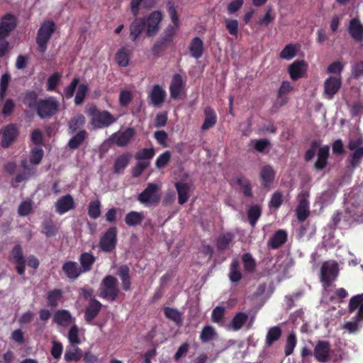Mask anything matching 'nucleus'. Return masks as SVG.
I'll return each mask as SVG.
<instances>
[{"label":"nucleus","mask_w":363,"mask_h":363,"mask_svg":"<svg viewBox=\"0 0 363 363\" xmlns=\"http://www.w3.org/2000/svg\"><path fill=\"white\" fill-rule=\"evenodd\" d=\"M90 117V124L95 130L108 128L116 121V118L108 111H101L96 106H91L86 111Z\"/></svg>","instance_id":"obj_1"},{"label":"nucleus","mask_w":363,"mask_h":363,"mask_svg":"<svg viewBox=\"0 0 363 363\" xmlns=\"http://www.w3.org/2000/svg\"><path fill=\"white\" fill-rule=\"evenodd\" d=\"M57 28L56 23L52 20H45L40 25L36 36L38 50L43 54L48 48V44Z\"/></svg>","instance_id":"obj_2"},{"label":"nucleus","mask_w":363,"mask_h":363,"mask_svg":"<svg viewBox=\"0 0 363 363\" xmlns=\"http://www.w3.org/2000/svg\"><path fill=\"white\" fill-rule=\"evenodd\" d=\"M99 296L111 302L115 301L120 294L118 279L113 275L106 276L99 289Z\"/></svg>","instance_id":"obj_3"},{"label":"nucleus","mask_w":363,"mask_h":363,"mask_svg":"<svg viewBox=\"0 0 363 363\" xmlns=\"http://www.w3.org/2000/svg\"><path fill=\"white\" fill-rule=\"evenodd\" d=\"M60 104L55 97L39 99L36 104L37 115L42 119L52 118L59 111Z\"/></svg>","instance_id":"obj_4"},{"label":"nucleus","mask_w":363,"mask_h":363,"mask_svg":"<svg viewBox=\"0 0 363 363\" xmlns=\"http://www.w3.org/2000/svg\"><path fill=\"white\" fill-rule=\"evenodd\" d=\"M160 186L155 183H148L146 188L138 196V201L145 206H156L160 201Z\"/></svg>","instance_id":"obj_5"},{"label":"nucleus","mask_w":363,"mask_h":363,"mask_svg":"<svg viewBox=\"0 0 363 363\" xmlns=\"http://www.w3.org/2000/svg\"><path fill=\"white\" fill-rule=\"evenodd\" d=\"M176 33V28L171 25L168 26L152 48V54L155 57H158L164 52L173 42Z\"/></svg>","instance_id":"obj_6"},{"label":"nucleus","mask_w":363,"mask_h":363,"mask_svg":"<svg viewBox=\"0 0 363 363\" xmlns=\"http://www.w3.org/2000/svg\"><path fill=\"white\" fill-rule=\"evenodd\" d=\"M339 274V267L336 262H325L321 266L320 280L325 287H330Z\"/></svg>","instance_id":"obj_7"},{"label":"nucleus","mask_w":363,"mask_h":363,"mask_svg":"<svg viewBox=\"0 0 363 363\" xmlns=\"http://www.w3.org/2000/svg\"><path fill=\"white\" fill-rule=\"evenodd\" d=\"M118 230L116 226L108 228L101 237L99 246L104 252H113L117 245Z\"/></svg>","instance_id":"obj_8"},{"label":"nucleus","mask_w":363,"mask_h":363,"mask_svg":"<svg viewBox=\"0 0 363 363\" xmlns=\"http://www.w3.org/2000/svg\"><path fill=\"white\" fill-rule=\"evenodd\" d=\"M16 26L17 18L13 14L6 13L2 16L0 21V40L8 38Z\"/></svg>","instance_id":"obj_9"},{"label":"nucleus","mask_w":363,"mask_h":363,"mask_svg":"<svg viewBox=\"0 0 363 363\" xmlns=\"http://www.w3.org/2000/svg\"><path fill=\"white\" fill-rule=\"evenodd\" d=\"M331 345L326 340H318L314 347L313 356L320 363H328L330 361Z\"/></svg>","instance_id":"obj_10"},{"label":"nucleus","mask_w":363,"mask_h":363,"mask_svg":"<svg viewBox=\"0 0 363 363\" xmlns=\"http://www.w3.org/2000/svg\"><path fill=\"white\" fill-rule=\"evenodd\" d=\"M19 128L15 123H10L2 128L1 145L4 148L9 147L11 144L18 138Z\"/></svg>","instance_id":"obj_11"},{"label":"nucleus","mask_w":363,"mask_h":363,"mask_svg":"<svg viewBox=\"0 0 363 363\" xmlns=\"http://www.w3.org/2000/svg\"><path fill=\"white\" fill-rule=\"evenodd\" d=\"M309 192L307 190H302L298 194L299 202L296 207V217L298 221L303 222L309 216Z\"/></svg>","instance_id":"obj_12"},{"label":"nucleus","mask_w":363,"mask_h":363,"mask_svg":"<svg viewBox=\"0 0 363 363\" xmlns=\"http://www.w3.org/2000/svg\"><path fill=\"white\" fill-rule=\"evenodd\" d=\"M342 84V79L340 77H328L324 82V91L323 94L325 98L331 100L333 99L335 94H336L340 90Z\"/></svg>","instance_id":"obj_13"},{"label":"nucleus","mask_w":363,"mask_h":363,"mask_svg":"<svg viewBox=\"0 0 363 363\" xmlns=\"http://www.w3.org/2000/svg\"><path fill=\"white\" fill-rule=\"evenodd\" d=\"M135 135L133 128H128L122 132H116L111 135V140L118 147L126 146Z\"/></svg>","instance_id":"obj_14"},{"label":"nucleus","mask_w":363,"mask_h":363,"mask_svg":"<svg viewBox=\"0 0 363 363\" xmlns=\"http://www.w3.org/2000/svg\"><path fill=\"white\" fill-rule=\"evenodd\" d=\"M162 13L160 11H155L152 12L147 18L145 19L147 36H152L158 32L160 28L159 24L162 21Z\"/></svg>","instance_id":"obj_15"},{"label":"nucleus","mask_w":363,"mask_h":363,"mask_svg":"<svg viewBox=\"0 0 363 363\" xmlns=\"http://www.w3.org/2000/svg\"><path fill=\"white\" fill-rule=\"evenodd\" d=\"M307 64L304 60L294 61L289 67V74L292 80L296 81L305 77Z\"/></svg>","instance_id":"obj_16"},{"label":"nucleus","mask_w":363,"mask_h":363,"mask_svg":"<svg viewBox=\"0 0 363 363\" xmlns=\"http://www.w3.org/2000/svg\"><path fill=\"white\" fill-rule=\"evenodd\" d=\"M101 308L102 304L99 301L95 298H91L84 311L85 321L87 323H91L100 313Z\"/></svg>","instance_id":"obj_17"},{"label":"nucleus","mask_w":363,"mask_h":363,"mask_svg":"<svg viewBox=\"0 0 363 363\" xmlns=\"http://www.w3.org/2000/svg\"><path fill=\"white\" fill-rule=\"evenodd\" d=\"M55 207L56 212L62 215L74 208L75 204L74 199L70 194L65 195L57 201Z\"/></svg>","instance_id":"obj_18"},{"label":"nucleus","mask_w":363,"mask_h":363,"mask_svg":"<svg viewBox=\"0 0 363 363\" xmlns=\"http://www.w3.org/2000/svg\"><path fill=\"white\" fill-rule=\"evenodd\" d=\"M53 321L58 325L65 328L74 323L75 318L72 315L68 310L60 309L55 313Z\"/></svg>","instance_id":"obj_19"},{"label":"nucleus","mask_w":363,"mask_h":363,"mask_svg":"<svg viewBox=\"0 0 363 363\" xmlns=\"http://www.w3.org/2000/svg\"><path fill=\"white\" fill-rule=\"evenodd\" d=\"M116 275L121 280L122 289L128 291L131 289L130 269L127 264L120 265L116 271Z\"/></svg>","instance_id":"obj_20"},{"label":"nucleus","mask_w":363,"mask_h":363,"mask_svg":"<svg viewBox=\"0 0 363 363\" xmlns=\"http://www.w3.org/2000/svg\"><path fill=\"white\" fill-rule=\"evenodd\" d=\"M348 32L355 41L361 42L363 40V25L358 18H354L350 20Z\"/></svg>","instance_id":"obj_21"},{"label":"nucleus","mask_w":363,"mask_h":363,"mask_svg":"<svg viewBox=\"0 0 363 363\" xmlns=\"http://www.w3.org/2000/svg\"><path fill=\"white\" fill-rule=\"evenodd\" d=\"M62 270L66 277L71 279H77L82 273L79 266L74 261H67L62 267Z\"/></svg>","instance_id":"obj_22"},{"label":"nucleus","mask_w":363,"mask_h":363,"mask_svg":"<svg viewBox=\"0 0 363 363\" xmlns=\"http://www.w3.org/2000/svg\"><path fill=\"white\" fill-rule=\"evenodd\" d=\"M133 55V48L128 46L121 48L115 55V60L120 67H126L129 65Z\"/></svg>","instance_id":"obj_23"},{"label":"nucleus","mask_w":363,"mask_h":363,"mask_svg":"<svg viewBox=\"0 0 363 363\" xmlns=\"http://www.w3.org/2000/svg\"><path fill=\"white\" fill-rule=\"evenodd\" d=\"M166 92L162 86L159 84L154 85L149 94L151 104L155 107H160L164 102Z\"/></svg>","instance_id":"obj_24"},{"label":"nucleus","mask_w":363,"mask_h":363,"mask_svg":"<svg viewBox=\"0 0 363 363\" xmlns=\"http://www.w3.org/2000/svg\"><path fill=\"white\" fill-rule=\"evenodd\" d=\"M132 158L131 153L128 152H123L118 156L113 164V172L116 174H123L125 169L128 166Z\"/></svg>","instance_id":"obj_25"},{"label":"nucleus","mask_w":363,"mask_h":363,"mask_svg":"<svg viewBox=\"0 0 363 363\" xmlns=\"http://www.w3.org/2000/svg\"><path fill=\"white\" fill-rule=\"evenodd\" d=\"M184 86V82L180 74H175L169 86L170 96L173 99H177L180 96Z\"/></svg>","instance_id":"obj_26"},{"label":"nucleus","mask_w":363,"mask_h":363,"mask_svg":"<svg viewBox=\"0 0 363 363\" xmlns=\"http://www.w3.org/2000/svg\"><path fill=\"white\" fill-rule=\"evenodd\" d=\"M146 26V21L144 18H137L130 26V38L135 42L140 35Z\"/></svg>","instance_id":"obj_27"},{"label":"nucleus","mask_w":363,"mask_h":363,"mask_svg":"<svg viewBox=\"0 0 363 363\" xmlns=\"http://www.w3.org/2000/svg\"><path fill=\"white\" fill-rule=\"evenodd\" d=\"M190 55L192 57L198 60L202 57L204 52V45L199 37L194 38L189 46Z\"/></svg>","instance_id":"obj_28"},{"label":"nucleus","mask_w":363,"mask_h":363,"mask_svg":"<svg viewBox=\"0 0 363 363\" xmlns=\"http://www.w3.org/2000/svg\"><path fill=\"white\" fill-rule=\"evenodd\" d=\"M204 121L201 125L202 130H207L213 127L217 123V116L215 111L211 106H206L203 110Z\"/></svg>","instance_id":"obj_29"},{"label":"nucleus","mask_w":363,"mask_h":363,"mask_svg":"<svg viewBox=\"0 0 363 363\" xmlns=\"http://www.w3.org/2000/svg\"><path fill=\"white\" fill-rule=\"evenodd\" d=\"M275 172L272 166L264 165L260 172V179L262 185L265 188H269L274 182Z\"/></svg>","instance_id":"obj_30"},{"label":"nucleus","mask_w":363,"mask_h":363,"mask_svg":"<svg viewBox=\"0 0 363 363\" xmlns=\"http://www.w3.org/2000/svg\"><path fill=\"white\" fill-rule=\"evenodd\" d=\"M329 147L328 145L320 147L318 150V159L314 164L316 170H323L328 164L329 157Z\"/></svg>","instance_id":"obj_31"},{"label":"nucleus","mask_w":363,"mask_h":363,"mask_svg":"<svg viewBox=\"0 0 363 363\" xmlns=\"http://www.w3.org/2000/svg\"><path fill=\"white\" fill-rule=\"evenodd\" d=\"M287 240V233L284 230H278L268 241V246L272 249H278Z\"/></svg>","instance_id":"obj_32"},{"label":"nucleus","mask_w":363,"mask_h":363,"mask_svg":"<svg viewBox=\"0 0 363 363\" xmlns=\"http://www.w3.org/2000/svg\"><path fill=\"white\" fill-rule=\"evenodd\" d=\"M79 261L81 264V267H79L82 273H86L92 269L96 258L90 252H83L80 255Z\"/></svg>","instance_id":"obj_33"},{"label":"nucleus","mask_w":363,"mask_h":363,"mask_svg":"<svg viewBox=\"0 0 363 363\" xmlns=\"http://www.w3.org/2000/svg\"><path fill=\"white\" fill-rule=\"evenodd\" d=\"M88 137V133L83 129L74 134L68 141L67 147L70 150L78 149L86 140Z\"/></svg>","instance_id":"obj_34"},{"label":"nucleus","mask_w":363,"mask_h":363,"mask_svg":"<svg viewBox=\"0 0 363 363\" xmlns=\"http://www.w3.org/2000/svg\"><path fill=\"white\" fill-rule=\"evenodd\" d=\"M248 315L244 312L237 313L228 325L230 330L233 331L240 330L248 320Z\"/></svg>","instance_id":"obj_35"},{"label":"nucleus","mask_w":363,"mask_h":363,"mask_svg":"<svg viewBox=\"0 0 363 363\" xmlns=\"http://www.w3.org/2000/svg\"><path fill=\"white\" fill-rule=\"evenodd\" d=\"M234 180L246 197L250 198L252 196V185L247 177L240 174L236 176Z\"/></svg>","instance_id":"obj_36"},{"label":"nucleus","mask_w":363,"mask_h":363,"mask_svg":"<svg viewBox=\"0 0 363 363\" xmlns=\"http://www.w3.org/2000/svg\"><path fill=\"white\" fill-rule=\"evenodd\" d=\"M63 298V291L60 289H55L48 292L46 299L48 304L51 308H56L59 302L62 301Z\"/></svg>","instance_id":"obj_37"},{"label":"nucleus","mask_w":363,"mask_h":363,"mask_svg":"<svg viewBox=\"0 0 363 363\" xmlns=\"http://www.w3.org/2000/svg\"><path fill=\"white\" fill-rule=\"evenodd\" d=\"M233 239L234 235L230 232L220 234L216 241V246L218 250L221 252L228 250Z\"/></svg>","instance_id":"obj_38"},{"label":"nucleus","mask_w":363,"mask_h":363,"mask_svg":"<svg viewBox=\"0 0 363 363\" xmlns=\"http://www.w3.org/2000/svg\"><path fill=\"white\" fill-rule=\"evenodd\" d=\"M218 337V333L216 329L211 325H205L199 335V339L203 343H206L210 341L216 340Z\"/></svg>","instance_id":"obj_39"},{"label":"nucleus","mask_w":363,"mask_h":363,"mask_svg":"<svg viewBox=\"0 0 363 363\" xmlns=\"http://www.w3.org/2000/svg\"><path fill=\"white\" fill-rule=\"evenodd\" d=\"M144 220V216L142 212L135 211H130L125 216V223L130 227L139 225Z\"/></svg>","instance_id":"obj_40"},{"label":"nucleus","mask_w":363,"mask_h":363,"mask_svg":"<svg viewBox=\"0 0 363 363\" xmlns=\"http://www.w3.org/2000/svg\"><path fill=\"white\" fill-rule=\"evenodd\" d=\"M75 345H72L67 347L64 358L67 362H78L82 357V350L78 347H75Z\"/></svg>","instance_id":"obj_41"},{"label":"nucleus","mask_w":363,"mask_h":363,"mask_svg":"<svg viewBox=\"0 0 363 363\" xmlns=\"http://www.w3.org/2000/svg\"><path fill=\"white\" fill-rule=\"evenodd\" d=\"M282 330L279 326H273L268 330L266 335L265 344L269 347L279 340L281 336Z\"/></svg>","instance_id":"obj_42"},{"label":"nucleus","mask_w":363,"mask_h":363,"mask_svg":"<svg viewBox=\"0 0 363 363\" xmlns=\"http://www.w3.org/2000/svg\"><path fill=\"white\" fill-rule=\"evenodd\" d=\"M175 187L178 193V202L182 205L188 201L189 186L186 183L177 182Z\"/></svg>","instance_id":"obj_43"},{"label":"nucleus","mask_w":363,"mask_h":363,"mask_svg":"<svg viewBox=\"0 0 363 363\" xmlns=\"http://www.w3.org/2000/svg\"><path fill=\"white\" fill-rule=\"evenodd\" d=\"M262 214L261 207L257 205L251 206L247 211V219L252 227H255Z\"/></svg>","instance_id":"obj_44"},{"label":"nucleus","mask_w":363,"mask_h":363,"mask_svg":"<svg viewBox=\"0 0 363 363\" xmlns=\"http://www.w3.org/2000/svg\"><path fill=\"white\" fill-rule=\"evenodd\" d=\"M86 122V118L84 115L79 114L72 118L68 122L69 133H75L79 128L82 127Z\"/></svg>","instance_id":"obj_45"},{"label":"nucleus","mask_w":363,"mask_h":363,"mask_svg":"<svg viewBox=\"0 0 363 363\" xmlns=\"http://www.w3.org/2000/svg\"><path fill=\"white\" fill-rule=\"evenodd\" d=\"M229 278L232 282H238L242 279L239 262L233 259L230 264Z\"/></svg>","instance_id":"obj_46"},{"label":"nucleus","mask_w":363,"mask_h":363,"mask_svg":"<svg viewBox=\"0 0 363 363\" xmlns=\"http://www.w3.org/2000/svg\"><path fill=\"white\" fill-rule=\"evenodd\" d=\"M101 204L99 200L90 201L88 206V215L92 219H96L101 214Z\"/></svg>","instance_id":"obj_47"},{"label":"nucleus","mask_w":363,"mask_h":363,"mask_svg":"<svg viewBox=\"0 0 363 363\" xmlns=\"http://www.w3.org/2000/svg\"><path fill=\"white\" fill-rule=\"evenodd\" d=\"M41 232L47 238H50L55 236L57 234V228L54 224V222L51 219H48L43 222Z\"/></svg>","instance_id":"obj_48"},{"label":"nucleus","mask_w":363,"mask_h":363,"mask_svg":"<svg viewBox=\"0 0 363 363\" xmlns=\"http://www.w3.org/2000/svg\"><path fill=\"white\" fill-rule=\"evenodd\" d=\"M242 261L244 264V269L247 273H252L256 269V262L249 252L245 253L242 256Z\"/></svg>","instance_id":"obj_49"},{"label":"nucleus","mask_w":363,"mask_h":363,"mask_svg":"<svg viewBox=\"0 0 363 363\" xmlns=\"http://www.w3.org/2000/svg\"><path fill=\"white\" fill-rule=\"evenodd\" d=\"M354 152L350 157V164L352 169L360 165L363 159V146L353 150Z\"/></svg>","instance_id":"obj_50"},{"label":"nucleus","mask_w":363,"mask_h":363,"mask_svg":"<svg viewBox=\"0 0 363 363\" xmlns=\"http://www.w3.org/2000/svg\"><path fill=\"white\" fill-rule=\"evenodd\" d=\"M165 317L176 323H180L182 320V313L177 309L166 306L164 308Z\"/></svg>","instance_id":"obj_51"},{"label":"nucleus","mask_w":363,"mask_h":363,"mask_svg":"<svg viewBox=\"0 0 363 363\" xmlns=\"http://www.w3.org/2000/svg\"><path fill=\"white\" fill-rule=\"evenodd\" d=\"M89 91L88 85L86 84H81L78 86L77 94L74 98V104L76 105H81L84 103L85 97Z\"/></svg>","instance_id":"obj_52"},{"label":"nucleus","mask_w":363,"mask_h":363,"mask_svg":"<svg viewBox=\"0 0 363 363\" xmlns=\"http://www.w3.org/2000/svg\"><path fill=\"white\" fill-rule=\"evenodd\" d=\"M297 344V339L295 333H290L286 338L284 353L286 356L291 355Z\"/></svg>","instance_id":"obj_53"},{"label":"nucleus","mask_w":363,"mask_h":363,"mask_svg":"<svg viewBox=\"0 0 363 363\" xmlns=\"http://www.w3.org/2000/svg\"><path fill=\"white\" fill-rule=\"evenodd\" d=\"M225 26L229 34L237 38L238 35V21L236 19L225 18Z\"/></svg>","instance_id":"obj_54"},{"label":"nucleus","mask_w":363,"mask_h":363,"mask_svg":"<svg viewBox=\"0 0 363 363\" xmlns=\"http://www.w3.org/2000/svg\"><path fill=\"white\" fill-rule=\"evenodd\" d=\"M154 155L155 150L153 148H143L135 154V158L138 162L140 160L149 161V160L152 159Z\"/></svg>","instance_id":"obj_55"},{"label":"nucleus","mask_w":363,"mask_h":363,"mask_svg":"<svg viewBox=\"0 0 363 363\" xmlns=\"http://www.w3.org/2000/svg\"><path fill=\"white\" fill-rule=\"evenodd\" d=\"M149 161L138 162L131 170L132 177L133 178L139 177L143 172L149 167Z\"/></svg>","instance_id":"obj_56"},{"label":"nucleus","mask_w":363,"mask_h":363,"mask_svg":"<svg viewBox=\"0 0 363 363\" xmlns=\"http://www.w3.org/2000/svg\"><path fill=\"white\" fill-rule=\"evenodd\" d=\"M296 55V50L294 45H286L279 54V57L285 60H291Z\"/></svg>","instance_id":"obj_57"},{"label":"nucleus","mask_w":363,"mask_h":363,"mask_svg":"<svg viewBox=\"0 0 363 363\" xmlns=\"http://www.w3.org/2000/svg\"><path fill=\"white\" fill-rule=\"evenodd\" d=\"M171 152L169 150L165 151L160 155L155 161V165L158 169L164 168L167 165L171 160Z\"/></svg>","instance_id":"obj_58"},{"label":"nucleus","mask_w":363,"mask_h":363,"mask_svg":"<svg viewBox=\"0 0 363 363\" xmlns=\"http://www.w3.org/2000/svg\"><path fill=\"white\" fill-rule=\"evenodd\" d=\"M363 145V137L362 135L356 134L349 139L347 148L350 150H354L357 148L362 147Z\"/></svg>","instance_id":"obj_59"},{"label":"nucleus","mask_w":363,"mask_h":363,"mask_svg":"<svg viewBox=\"0 0 363 363\" xmlns=\"http://www.w3.org/2000/svg\"><path fill=\"white\" fill-rule=\"evenodd\" d=\"M167 11L170 16L171 20L174 23V27L176 28V30L179 27V18L177 16V9L174 4L172 1L167 2Z\"/></svg>","instance_id":"obj_60"},{"label":"nucleus","mask_w":363,"mask_h":363,"mask_svg":"<svg viewBox=\"0 0 363 363\" xmlns=\"http://www.w3.org/2000/svg\"><path fill=\"white\" fill-rule=\"evenodd\" d=\"M68 339L71 345H79L81 340L79 337V328L76 325H72L68 333Z\"/></svg>","instance_id":"obj_61"},{"label":"nucleus","mask_w":363,"mask_h":363,"mask_svg":"<svg viewBox=\"0 0 363 363\" xmlns=\"http://www.w3.org/2000/svg\"><path fill=\"white\" fill-rule=\"evenodd\" d=\"M43 150L41 148L34 147L31 150L30 162L33 164H38L40 163L43 157Z\"/></svg>","instance_id":"obj_62"},{"label":"nucleus","mask_w":363,"mask_h":363,"mask_svg":"<svg viewBox=\"0 0 363 363\" xmlns=\"http://www.w3.org/2000/svg\"><path fill=\"white\" fill-rule=\"evenodd\" d=\"M79 82L78 77H74L71 83L64 89V96L69 99L74 96L76 88Z\"/></svg>","instance_id":"obj_63"},{"label":"nucleus","mask_w":363,"mask_h":363,"mask_svg":"<svg viewBox=\"0 0 363 363\" xmlns=\"http://www.w3.org/2000/svg\"><path fill=\"white\" fill-rule=\"evenodd\" d=\"M225 308L222 306H216L212 312L211 319L213 323H220L223 321Z\"/></svg>","instance_id":"obj_64"}]
</instances>
